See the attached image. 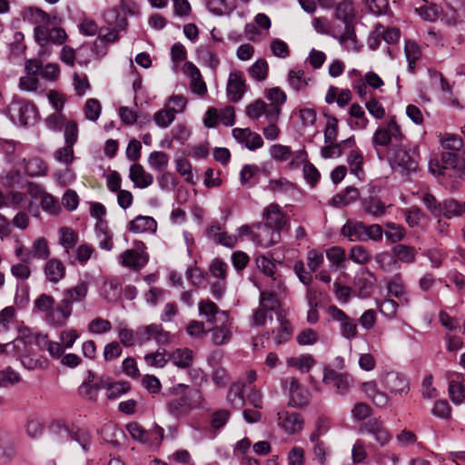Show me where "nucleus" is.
<instances>
[{
    "mask_svg": "<svg viewBox=\"0 0 465 465\" xmlns=\"http://www.w3.org/2000/svg\"><path fill=\"white\" fill-rule=\"evenodd\" d=\"M25 171L32 177L45 175L47 172L45 163L38 157H33L28 160L24 159Z\"/></svg>",
    "mask_w": 465,
    "mask_h": 465,
    "instance_id": "nucleus-39",
    "label": "nucleus"
},
{
    "mask_svg": "<svg viewBox=\"0 0 465 465\" xmlns=\"http://www.w3.org/2000/svg\"><path fill=\"white\" fill-rule=\"evenodd\" d=\"M207 235L214 242L228 248H233L236 245L237 238L232 234H228L225 232H221L219 225H212L209 227Z\"/></svg>",
    "mask_w": 465,
    "mask_h": 465,
    "instance_id": "nucleus-28",
    "label": "nucleus"
},
{
    "mask_svg": "<svg viewBox=\"0 0 465 465\" xmlns=\"http://www.w3.org/2000/svg\"><path fill=\"white\" fill-rule=\"evenodd\" d=\"M71 440L77 442L84 451H87L91 446L92 435L86 429L73 426Z\"/></svg>",
    "mask_w": 465,
    "mask_h": 465,
    "instance_id": "nucleus-43",
    "label": "nucleus"
},
{
    "mask_svg": "<svg viewBox=\"0 0 465 465\" xmlns=\"http://www.w3.org/2000/svg\"><path fill=\"white\" fill-rule=\"evenodd\" d=\"M199 314L206 318V322L216 324L220 320H226L227 312L219 310L218 306L211 300H202L198 304Z\"/></svg>",
    "mask_w": 465,
    "mask_h": 465,
    "instance_id": "nucleus-18",
    "label": "nucleus"
},
{
    "mask_svg": "<svg viewBox=\"0 0 465 465\" xmlns=\"http://www.w3.org/2000/svg\"><path fill=\"white\" fill-rule=\"evenodd\" d=\"M104 17L109 25H114L119 30H124L128 22L125 17L120 15L119 11L116 8H112L104 13Z\"/></svg>",
    "mask_w": 465,
    "mask_h": 465,
    "instance_id": "nucleus-61",
    "label": "nucleus"
},
{
    "mask_svg": "<svg viewBox=\"0 0 465 465\" xmlns=\"http://www.w3.org/2000/svg\"><path fill=\"white\" fill-rule=\"evenodd\" d=\"M365 223L354 219H349L341 227V234L351 242H364Z\"/></svg>",
    "mask_w": 465,
    "mask_h": 465,
    "instance_id": "nucleus-23",
    "label": "nucleus"
},
{
    "mask_svg": "<svg viewBox=\"0 0 465 465\" xmlns=\"http://www.w3.org/2000/svg\"><path fill=\"white\" fill-rule=\"evenodd\" d=\"M102 291L107 301H114L122 292L121 282L117 278H110L104 282Z\"/></svg>",
    "mask_w": 465,
    "mask_h": 465,
    "instance_id": "nucleus-40",
    "label": "nucleus"
},
{
    "mask_svg": "<svg viewBox=\"0 0 465 465\" xmlns=\"http://www.w3.org/2000/svg\"><path fill=\"white\" fill-rule=\"evenodd\" d=\"M32 248L33 259L46 260L50 256L49 246L45 238L35 240Z\"/></svg>",
    "mask_w": 465,
    "mask_h": 465,
    "instance_id": "nucleus-54",
    "label": "nucleus"
},
{
    "mask_svg": "<svg viewBox=\"0 0 465 465\" xmlns=\"http://www.w3.org/2000/svg\"><path fill=\"white\" fill-rule=\"evenodd\" d=\"M375 277L372 273L367 272L355 278V284L359 289L360 294L368 297L374 287Z\"/></svg>",
    "mask_w": 465,
    "mask_h": 465,
    "instance_id": "nucleus-42",
    "label": "nucleus"
},
{
    "mask_svg": "<svg viewBox=\"0 0 465 465\" xmlns=\"http://www.w3.org/2000/svg\"><path fill=\"white\" fill-rule=\"evenodd\" d=\"M172 361L178 368H189L193 361V352L188 348H179L173 351Z\"/></svg>",
    "mask_w": 465,
    "mask_h": 465,
    "instance_id": "nucleus-33",
    "label": "nucleus"
},
{
    "mask_svg": "<svg viewBox=\"0 0 465 465\" xmlns=\"http://www.w3.org/2000/svg\"><path fill=\"white\" fill-rule=\"evenodd\" d=\"M226 90L232 102L237 103L242 100L246 91V84L241 72H233L229 74Z\"/></svg>",
    "mask_w": 465,
    "mask_h": 465,
    "instance_id": "nucleus-17",
    "label": "nucleus"
},
{
    "mask_svg": "<svg viewBox=\"0 0 465 465\" xmlns=\"http://www.w3.org/2000/svg\"><path fill=\"white\" fill-rule=\"evenodd\" d=\"M106 385V396L109 400H116L131 390L130 384L126 381L110 382L108 381Z\"/></svg>",
    "mask_w": 465,
    "mask_h": 465,
    "instance_id": "nucleus-45",
    "label": "nucleus"
},
{
    "mask_svg": "<svg viewBox=\"0 0 465 465\" xmlns=\"http://www.w3.org/2000/svg\"><path fill=\"white\" fill-rule=\"evenodd\" d=\"M315 364L316 361L311 354H302L287 360L288 366L298 369L302 373L309 372Z\"/></svg>",
    "mask_w": 465,
    "mask_h": 465,
    "instance_id": "nucleus-34",
    "label": "nucleus"
},
{
    "mask_svg": "<svg viewBox=\"0 0 465 465\" xmlns=\"http://www.w3.org/2000/svg\"><path fill=\"white\" fill-rule=\"evenodd\" d=\"M309 440L312 445V450L314 460H316L319 465H326L327 459L331 453L330 446L321 439H318L315 434H310Z\"/></svg>",
    "mask_w": 465,
    "mask_h": 465,
    "instance_id": "nucleus-25",
    "label": "nucleus"
},
{
    "mask_svg": "<svg viewBox=\"0 0 465 465\" xmlns=\"http://www.w3.org/2000/svg\"><path fill=\"white\" fill-rule=\"evenodd\" d=\"M322 381L324 384L331 386L335 392L341 396L346 395L351 386L352 379L346 373H341L325 367L323 369Z\"/></svg>",
    "mask_w": 465,
    "mask_h": 465,
    "instance_id": "nucleus-10",
    "label": "nucleus"
},
{
    "mask_svg": "<svg viewBox=\"0 0 465 465\" xmlns=\"http://www.w3.org/2000/svg\"><path fill=\"white\" fill-rule=\"evenodd\" d=\"M79 236L73 229L62 227L59 230V243L64 248V252L67 257L69 263H74L72 260L71 251H73L78 242Z\"/></svg>",
    "mask_w": 465,
    "mask_h": 465,
    "instance_id": "nucleus-21",
    "label": "nucleus"
},
{
    "mask_svg": "<svg viewBox=\"0 0 465 465\" xmlns=\"http://www.w3.org/2000/svg\"><path fill=\"white\" fill-rule=\"evenodd\" d=\"M208 330L205 329L204 323L200 321L192 320L186 327V333L193 340H200L203 338Z\"/></svg>",
    "mask_w": 465,
    "mask_h": 465,
    "instance_id": "nucleus-63",
    "label": "nucleus"
},
{
    "mask_svg": "<svg viewBox=\"0 0 465 465\" xmlns=\"http://www.w3.org/2000/svg\"><path fill=\"white\" fill-rule=\"evenodd\" d=\"M363 213L373 218H379L386 213L388 206L376 195L363 196L360 198Z\"/></svg>",
    "mask_w": 465,
    "mask_h": 465,
    "instance_id": "nucleus-15",
    "label": "nucleus"
},
{
    "mask_svg": "<svg viewBox=\"0 0 465 465\" xmlns=\"http://www.w3.org/2000/svg\"><path fill=\"white\" fill-rule=\"evenodd\" d=\"M315 290L308 288L306 292V298L310 307L307 312V322L310 324H315L319 321V312L316 309L317 302L314 299Z\"/></svg>",
    "mask_w": 465,
    "mask_h": 465,
    "instance_id": "nucleus-58",
    "label": "nucleus"
},
{
    "mask_svg": "<svg viewBox=\"0 0 465 465\" xmlns=\"http://www.w3.org/2000/svg\"><path fill=\"white\" fill-rule=\"evenodd\" d=\"M441 153V163L437 160L429 162V171L433 175L442 174L443 169H452L455 174L465 179V147H446Z\"/></svg>",
    "mask_w": 465,
    "mask_h": 465,
    "instance_id": "nucleus-3",
    "label": "nucleus"
},
{
    "mask_svg": "<svg viewBox=\"0 0 465 465\" xmlns=\"http://www.w3.org/2000/svg\"><path fill=\"white\" fill-rule=\"evenodd\" d=\"M21 381V375L11 367L0 370V388H6L9 385H15Z\"/></svg>",
    "mask_w": 465,
    "mask_h": 465,
    "instance_id": "nucleus-50",
    "label": "nucleus"
},
{
    "mask_svg": "<svg viewBox=\"0 0 465 465\" xmlns=\"http://www.w3.org/2000/svg\"><path fill=\"white\" fill-rule=\"evenodd\" d=\"M246 115L252 120L265 115L268 122H277L281 114V108L277 104H267L263 100L257 99L246 106Z\"/></svg>",
    "mask_w": 465,
    "mask_h": 465,
    "instance_id": "nucleus-9",
    "label": "nucleus"
},
{
    "mask_svg": "<svg viewBox=\"0 0 465 465\" xmlns=\"http://www.w3.org/2000/svg\"><path fill=\"white\" fill-rule=\"evenodd\" d=\"M376 305L379 312L387 319H393L396 317L399 304L394 300L385 299L382 301H377Z\"/></svg>",
    "mask_w": 465,
    "mask_h": 465,
    "instance_id": "nucleus-56",
    "label": "nucleus"
},
{
    "mask_svg": "<svg viewBox=\"0 0 465 465\" xmlns=\"http://www.w3.org/2000/svg\"><path fill=\"white\" fill-rule=\"evenodd\" d=\"M350 259L357 264L367 263L371 256L368 250L362 245H355L350 250Z\"/></svg>",
    "mask_w": 465,
    "mask_h": 465,
    "instance_id": "nucleus-60",
    "label": "nucleus"
},
{
    "mask_svg": "<svg viewBox=\"0 0 465 465\" xmlns=\"http://www.w3.org/2000/svg\"><path fill=\"white\" fill-rule=\"evenodd\" d=\"M406 147H388L387 158L391 167L401 173H409L417 169V162L405 149Z\"/></svg>",
    "mask_w": 465,
    "mask_h": 465,
    "instance_id": "nucleus-5",
    "label": "nucleus"
},
{
    "mask_svg": "<svg viewBox=\"0 0 465 465\" xmlns=\"http://www.w3.org/2000/svg\"><path fill=\"white\" fill-rule=\"evenodd\" d=\"M129 178L139 188H146L153 182L151 173H146L142 165L133 164L130 167Z\"/></svg>",
    "mask_w": 465,
    "mask_h": 465,
    "instance_id": "nucleus-29",
    "label": "nucleus"
},
{
    "mask_svg": "<svg viewBox=\"0 0 465 465\" xmlns=\"http://www.w3.org/2000/svg\"><path fill=\"white\" fill-rule=\"evenodd\" d=\"M126 430L133 440L142 443H146L150 440V433L144 430L138 422H130L126 425Z\"/></svg>",
    "mask_w": 465,
    "mask_h": 465,
    "instance_id": "nucleus-53",
    "label": "nucleus"
},
{
    "mask_svg": "<svg viewBox=\"0 0 465 465\" xmlns=\"http://www.w3.org/2000/svg\"><path fill=\"white\" fill-rule=\"evenodd\" d=\"M174 163L176 172L183 177L184 181L188 183L194 184L195 181L191 163L183 156H176Z\"/></svg>",
    "mask_w": 465,
    "mask_h": 465,
    "instance_id": "nucleus-41",
    "label": "nucleus"
},
{
    "mask_svg": "<svg viewBox=\"0 0 465 465\" xmlns=\"http://www.w3.org/2000/svg\"><path fill=\"white\" fill-rule=\"evenodd\" d=\"M328 314L333 321L340 323V332L344 339L351 341L357 336V322L349 317L342 310L335 305H331L328 307Z\"/></svg>",
    "mask_w": 465,
    "mask_h": 465,
    "instance_id": "nucleus-7",
    "label": "nucleus"
},
{
    "mask_svg": "<svg viewBox=\"0 0 465 465\" xmlns=\"http://www.w3.org/2000/svg\"><path fill=\"white\" fill-rule=\"evenodd\" d=\"M276 422L278 427L287 435L299 433L304 425V420L301 414L284 409L277 411Z\"/></svg>",
    "mask_w": 465,
    "mask_h": 465,
    "instance_id": "nucleus-8",
    "label": "nucleus"
},
{
    "mask_svg": "<svg viewBox=\"0 0 465 465\" xmlns=\"http://www.w3.org/2000/svg\"><path fill=\"white\" fill-rule=\"evenodd\" d=\"M387 290L388 292L395 298L401 301L404 299L406 302H408L404 282L401 274H395L388 281Z\"/></svg>",
    "mask_w": 465,
    "mask_h": 465,
    "instance_id": "nucleus-36",
    "label": "nucleus"
},
{
    "mask_svg": "<svg viewBox=\"0 0 465 465\" xmlns=\"http://www.w3.org/2000/svg\"><path fill=\"white\" fill-rule=\"evenodd\" d=\"M144 361L150 367L163 368L168 362L166 351L164 349H158L154 352L147 353L144 356Z\"/></svg>",
    "mask_w": 465,
    "mask_h": 465,
    "instance_id": "nucleus-47",
    "label": "nucleus"
},
{
    "mask_svg": "<svg viewBox=\"0 0 465 465\" xmlns=\"http://www.w3.org/2000/svg\"><path fill=\"white\" fill-rule=\"evenodd\" d=\"M27 15L31 23L41 26L49 25L51 20L47 13L37 7H29Z\"/></svg>",
    "mask_w": 465,
    "mask_h": 465,
    "instance_id": "nucleus-59",
    "label": "nucleus"
},
{
    "mask_svg": "<svg viewBox=\"0 0 465 465\" xmlns=\"http://www.w3.org/2000/svg\"><path fill=\"white\" fill-rule=\"evenodd\" d=\"M171 398L166 411L175 419L186 417L192 411L203 408V398L199 390H191L188 385L178 383L171 389Z\"/></svg>",
    "mask_w": 465,
    "mask_h": 465,
    "instance_id": "nucleus-1",
    "label": "nucleus"
},
{
    "mask_svg": "<svg viewBox=\"0 0 465 465\" xmlns=\"http://www.w3.org/2000/svg\"><path fill=\"white\" fill-rule=\"evenodd\" d=\"M262 220L264 222L263 225L261 223H257L253 224V227L257 229H271L272 231L271 242H275L273 235L276 232L277 236H279V232L287 224V216L280 210L278 204L271 203L263 210Z\"/></svg>",
    "mask_w": 465,
    "mask_h": 465,
    "instance_id": "nucleus-6",
    "label": "nucleus"
},
{
    "mask_svg": "<svg viewBox=\"0 0 465 465\" xmlns=\"http://www.w3.org/2000/svg\"><path fill=\"white\" fill-rule=\"evenodd\" d=\"M310 78L304 77V71L302 70H291L288 75V82L292 88L295 91H300L308 85Z\"/></svg>",
    "mask_w": 465,
    "mask_h": 465,
    "instance_id": "nucleus-55",
    "label": "nucleus"
},
{
    "mask_svg": "<svg viewBox=\"0 0 465 465\" xmlns=\"http://www.w3.org/2000/svg\"><path fill=\"white\" fill-rule=\"evenodd\" d=\"M341 25H333L328 31V35L338 40L341 45H345L348 42L351 43L350 48L358 51L356 47L357 36L355 33L354 24L342 23Z\"/></svg>",
    "mask_w": 465,
    "mask_h": 465,
    "instance_id": "nucleus-13",
    "label": "nucleus"
},
{
    "mask_svg": "<svg viewBox=\"0 0 465 465\" xmlns=\"http://www.w3.org/2000/svg\"><path fill=\"white\" fill-rule=\"evenodd\" d=\"M28 191L35 196L40 195L41 206L45 212L53 215L60 213L61 207L59 202L52 194L44 192L42 188L33 184L29 185Z\"/></svg>",
    "mask_w": 465,
    "mask_h": 465,
    "instance_id": "nucleus-20",
    "label": "nucleus"
},
{
    "mask_svg": "<svg viewBox=\"0 0 465 465\" xmlns=\"http://www.w3.org/2000/svg\"><path fill=\"white\" fill-rule=\"evenodd\" d=\"M283 389L288 391L290 396L289 405L292 407H304L310 401L309 391L302 386L297 379H286L282 382Z\"/></svg>",
    "mask_w": 465,
    "mask_h": 465,
    "instance_id": "nucleus-11",
    "label": "nucleus"
},
{
    "mask_svg": "<svg viewBox=\"0 0 465 465\" xmlns=\"http://www.w3.org/2000/svg\"><path fill=\"white\" fill-rule=\"evenodd\" d=\"M234 139L244 145H262L263 141L260 134L252 133L250 128H234L232 130Z\"/></svg>",
    "mask_w": 465,
    "mask_h": 465,
    "instance_id": "nucleus-30",
    "label": "nucleus"
},
{
    "mask_svg": "<svg viewBox=\"0 0 465 465\" xmlns=\"http://www.w3.org/2000/svg\"><path fill=\"white\" fill-rule=\"evenodd\" d=\"M269 65L263 59L257 60L249 69V74L256 81L261 82L267 78Z\"/></svg>",
    "mask_w": 465,
    "mask_h": 465,
    "instance_id": "nucleus-49",
    "label": "nucleus"
},
{
    "mask_svg": "<svg viewBox=\"0 0 465 465\" xmlns=\"http://www.w3.org/2000/svg\"><path fill=\"white\" fill-rule=\"evenodd\" d=\"M213 328L208 330L212 332V340L215 345H223L231 340L232 323L229 322L228 316L226 320H220L216 324H212Z\"/></svg>",
    "mask_w": 465,
    "mask_h": 465,
    "instance_id": "nucleus-19",
    "label": "nucleus"
},
{
    "mask_svg": "<svg viewBox=\"0 0 465 465\" xmlns=\"http://www.w3.org/2000/svg\"><path fill=\"white\" fill-rule=\"evenodd\" d=\"M148 162L152 169L163 172L168 167L169 157L163 152L154 151L150 153Z\"/></svg>",
    "mask_w": 465,
    "mask_h": 465,
    "instance_id": "nucleus-46",
    "label": "nucleus"
},
{
    "mask_svg": "<svg viewBox=\"0 0 465 465\" xmlns=\"http://www.w3.org/2000/svg\"><path fill=\"white\" fill-rule=\"evenodd\" d=\"M183 71L191 78V88L193 92L200 95L204 94L207 92V87L202 79L199 69L192 62H185Z\"/></svg>",
    "mask_w": 465,
    "mask_h": 465,
    "instance_id": "nucleus-24",
    "label": "nucleus"
},
{
    "mask_svg": "<svg viewBox=\"0 0 465 465\" xmlns=\"http://www.w3.org/2000/svg\"><path fill=\"white\" fill-rule=\"evenodd\" d=\"M44 272L49 282L57 283L64 278L65 267L60 260L53 258L45 263Z\"/></svg>",
    "mask_w": 465,
    "mask_h": 465,
    "instance_id": "nucleus-27",
    "label": "nucleus"
},
{
    "mask_svg": "<svg viewBox=\"0 0 465 465\" xmlns=\"http://www.w3.org/2000/svg\"><path fill=\"white\" fill-rule=\"evenodd\" d=\"M358 199V189L352 186H348L344 191L334 194L330 200L329 204L335 208H341L355 203Z\"/></svg>",
    "mask_w": 465,
    "mask_h": 465,
    "instance_id": "nucleus-26",
    "label": "nucleus"
},
{
    "mask_svg": "<svg viewBox=\"0 0 465 465\" xmlns=\"http://www.w3.org/2000/svg\"><path fill=\"white\" fill-rule=\"evenodd\" d=\"M449 396L454 404L460 405L465 400V388L460 381H449Z\"/></svg>",
    "mask_w": 465,
    "mask_h": 465,
    "instance_id": "nucleus-48",
    "label": "nucleus"
},
{
    "mask_svg": "<svg viewBox=\"0 0 465 465\" xmlns=\"http://www.w3.org/2000/svg\"><path fill=\"white\" fill-rule=\"evenodd\" d=\"M336 19L342 23L354 24L355 10L351 0H342L338 4L335 10Z\"/></svg>",
    "mask_w": 465,
    "mask_h": 465,
    "instance_id": "nucleus-32",
    "label": "nucleus"
},
{
    "mask_svg": "<svg viewBox=\"0 0 465 465\" xmlns=\"http://www.w3.org/2000/svg\"><path fill=\"white\" fill-rule=\"evenodd\" d=\"M145 250L146 246L144 242L136 241L134 242V248L128 249L119 254L118 262L122 266L134 271L141 270L149 261V255Z\"/></svg>",
    "mask_w": 465,
    "mask_h": 465,
    "instance_id": "nucleus-4",
    "label": "nucleus"
},
{
    "mask_svg": "<svg viewBox=\"0 0 465 465\" xmlns=\"http://www.w3.org/2000/svg\"><path fill=\"white\" fill-rule=\"evenodd\" d=\"M20 361L27 370L47 369L49 366V362L45 358L37 355H21Z\"/></svg>",
    "mask_w": 465,
    "mask_h": 465,
    "instance_id": "nucleus-44",
    "label": "nucleus"
},
{
    "mask_svg": "<svg viewBox=\"0 0 465 465\" xmlns=\"http://www.w3.org/2000/svg\"><path fill=\"white\" fill-rule=\"evenodd\" d=\"M50 431L59 442L71 440L73 426H69L64 420H55L50 426Z\"/></svg>",
    "mask_w": 465,
    "mask_h": 465,
    "instance_id": "nucleus-37",
    "label": "nucleus"
},
{
    "mask_svg": "<svg viewBox=\"0 0 465 465\" xmlns=\"http://www.w3.org/2000/svg\"><path fill=\"white\" fill-rule=\"evenodd\" d=\"M245 384L243 381H238L233 382L228 391L227 400L232 407L239 409L243 405V391Z\"/></svg>",
    "mask_w": 465,
    "mask_h": 465,
    "instance_id": "nucleus-35",
    "label": "nucleus"
},
{
    "mask_svg": "<svg viewBox=\"0 0 465 465\" xmlns=\"http://www.w3.org/2000/svg\"><path fill=\"white\" fill-rule=\"evenodd\" d=\"M127 228L133 233L155 232L157 223L151 216L138 215L129 222Z\"/></svg>",
    "mask_w": 465,
    "mask_h": 465,
    "instance_id": "nucleus-22",
    "label": "nucleus"
},
{
    "mask_svg": "<svg viewBox=\"0 0 465 465\" xmlns=\"http://www.w3.org/2000/svg\"><path fill=\"white\" fill-rule=\"evenodd\" d=\"M386 388L393 394H407L410 391L409 381L406 376L397 371L387 372L384 376Z\"/></svg>",
    "mask_w": 465,
    "mask_h": 465,
    "instance_id": "nucleus-14",
    "label": "nucleus"
},
{
    "mask_svg": "<svg viewBox=\"0 0 465 465\" xmlns=\"http://www.w3.org/2000/svg\"><path fill=\"white\" fill-rule=\"evenodd\" d=\"M279 327L273 331V341L276 345H281L289 341L292 333V325L288 320L283 317H278Z\"/></svg>",
    "mask_w": 465,
    "mask_h": 465,
    "instance_id": "nucleus-38",
    "label": "nucleus"
},
{
    "mask_svg": "<svg viewBox=\"0 0 465 465\" xmlns=\"http://www.w3.org/2000/svg\"><path fill=\"white\" fill-rule=\"evenodd\" d=\"M88 291L89 285L84 281L71 288L64 289L62 292V299L47 315V322L54 327L65 325L73 313V305L84 302Z\"/></svg>",
    "mask_w": 465,
    "mask_h": 465,
    "instance_id": "nucleus-2",
    "label": "nucleus"
},
{
    "mask_svg": "<svg viewBox=\"0 0 465 465\" xmlns=\"http://www.w3.org/2000/svg\"><path fill=\"white\" fill-rule=\"evenodd\" d=\"M361 431L372 436L376 442L381 447L387 445L392 438L390 431L384 427L382 421L376 418L370 419L364 422L361 428Z\"/></svg>",
    "mask_w": 465,
    "mask_h": 465,
    "instance_id": "nucleus-12",
    "label": "nucleus"
},
{
    "mask_svg": "<svg viewBox=\"0 0 465 465\" xmlns=\"http://www.w3.org/2000/svg\"><path fill=\"white\" fill-rule=\"evenodd\" d=\"M421 202L427 210L436 218L441 217L442 203H439L437 199L430 193H424L421 197Z\"/></svg>",
    "mask_w": 465,
    "mask_h": 465,
    "instance_id": "nucleus-57",
    "label": "nucleus"
},
{
    "mask_svg": "<svg viewBox=\"0 0 465 465\" xmlns=\"http://www.w3.org/2000/svg\"><path fill=\"white\" fill-rule=\"evenodd\" d=\"M441 207V216L447 219L460 217L465 213V202L452 198L444 200Z\"/></svg>",
    "mask_w": 465,
    "mask_h": 465,
    "instance_id": "nucleus-31",
    "label": "nucleus"
},
{
    "mask_svg": "<svg viewBox=\"0 0 465 465\" xmlns=\"http://www.w3.org/2000/svg\"><path fill=\"white\" fill-rule=\"evenodd\" d=\"M10 109L16 113L18 120L23 125L32 124L37 115L35 105L24 100L14 102Z\"/></svg>",
    "mask_w": 465,
    "mask_h": 465,
    "instance_id": "nucleus-16",
    "label": "nucleus"
},
{
    "mask_svg": "<svg viewBox=\"0 0 465 465\" xmlns=\"http://www.w3.org/2000/svg\"><path fill=\"white\" fill-rule=\"evenodd\" d=\"M387 230L383 232L386 238L391 242H397L403 239L405 236V230L402 226L396 224L394 223H386Z\"/></svg>",
    "mask_w": 465,
    "mask_h": 465,
    "instance_id": "nucleus-62",
    "label": "nucleus"
},
{
    "mask_svg": "<svg viewBox=\"0 0 465 465\" xmlns=\"http://www.w3.org/2000/svg\"><path fill=\"white\" fill-rule=\"evenodd\" d=\"M393 253L397 260L405 263H411L415 261V250L404 244H398L393 248Z\"/></svg>",
    "mask_w": 465,
    "mask_h": 465,
    "instance_id": "nucleus-51",
    "label": "nucleus"
},
{
    "mask_svg": "<svg viewBox=\"0 0 465 465\" xmlns=\"http://www.w3.org/2000/svg\"><path fill=\"white\" fill-rule=\"evenodd\" d=\"M87 330L93 334H104L112 330V323L108 320L97 317L88 323Z\"/></svg>",
    "mask_w": 465,
    "mask_h": 465,
    "instance_id": "nucleus-52",
    "label": "nucleus"
},
{
    "mask_svg": "<svg viewBox=\"0 0 465 465\" xmlns=\"http://www.w3.org/2000/svg\"><path fill=\"white\" fill-rule=\"evenodd\" d=\"M153 339L159 345H167L172 341L173 334L163 329L160 323H153Z\"/></svg>",
    "mask_w": 465,
    "mask_h": 465,
    "instance_id": "nucleus-64",
    "label": "nucleus"
}]
</instances>
